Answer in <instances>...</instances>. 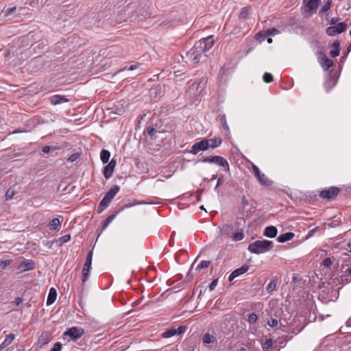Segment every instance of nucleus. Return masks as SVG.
<instances>
[{
	"mask_svg": "<svg viewBox=\"0 0 351 351\" xmlns=\"http://www.w3.org/2000/svg\"><path fill=\"white\" fill-rule=\"evenodd\" d=\"M273 247V242L267 240H257L248 246V250L254 254H263Z\"/></svg>",
	"mask_w": 351,
	"mask_h": 351,
	"instance_id": "1",
	"label": "nucleus"
},
{
	"mask_svg": "<svg viewBox=\"0 0 351 351\" xmlns=\"http://www.w3.org/2000/svg\"><path fill=\"white\" fill-rule=\"evenodd\" d=\"M120 187L119 186H114L112 188L110 189V191L105 195L104 198L101 199L97 210L99 213H101L106 208H107L111 202V200L114 197L116 194L119 191Z\"/></svg>",
	"mask_w": 351,
	"mask_h": 351,
	"instance_id": "2",
	"label": "nucleus"
},
{
	"mask_svg": "<svg viewBox=\"0 0 351 351\" xmlns=\"http://www.w3.org/2000/svg\"><path fill=\"white\" fill-rule=\"evenodd\" d=\"M202 162L204 163H214L219 167H223L226 171H228L230 169L228 161L219 156L204 158L202 160Z\"/></svg>",
	"mask_w": 351,
	"mask_h": 351,
	"instance_id": "3",
	"label": "nucleus"
},
{
	"mask_svg": "<svg viewBox=\"0 0 351 351\" xmlns=\"http://www.w3.org/2000/svg\"><path fill=\"white\" fill-rule=\"evenodd\" d=\"M347 27L348 24L346 22H340L337 25L328 27L326 29V34L329 36H335L344 32Z\"/></svg>",
	"mask_w": 351,
	"mask_h": 351,
	"instance_id": "4",
	"label": "nucleus"
},
{
	"mask_svg": "<svg viewBox=\"0 0 351 351\" xmlns=\"http://www.w3.org/2000/svg\"><path fill=\"white\" fill-rule=\"evenodd\" d=\"M214 44V38L213 36H208L204 40H200L195 43V49L201 50L202 53L208 51Z\"/></svg>",
	"mask_w": 351,
	"mask_h": 351,
	"instance_id": "5",
	"label": "nucleus"
},
{
	"mask_svg": "<svg viewBox=\"0 0 351 351\" xmlns=\"http://www.w3.org/2000/svg\"><path fill=\"white\" fill-rule=\"evenodd\" d=\"M252 169L255 177L261 184L264 186H270L272 184V182L264 173L261 172L256 165H252Z\"/></svg>",
	"mask_w": 351,
	"mask_h": 351,
	"instance_id": "6",
	"label": "nucleus"
},
{
	"mask_svg": "<svg viewBox=\"0 0 351 351\" xmlns=\"http://www.w3.org/2000/svg\"><path fill=\"white\" fill-rule=\"evenodd\" d=\"M202 51L198 49H195V44L193 47L186 53V58L192 63L199 62L202 54Z\"/></svg>",
	"mask_w": 351,
	"mask_h": 351,
	"instance_id": "7",
	"label": "nucleus"
},
{
	"mask_svg": "<svg viewBox=\"0 0 351 351\" xmlns=\"http://www.w3.org/2000/svg\"><path fill=\"white\" fill-rule=\"evenodd\" d=\"M209 149V145H208V142L206 138L202 139L199 142H197L193 144L191 147V153L193 154H197L200 151H205Z\"/></svg>",
	"mask_w": 351,
	"mask_h": 351,
	"instance_id": "8",
	"label": "nucleus"
},
{
	"mask_svg": "<svg viewBox=\"0 0 351 351\" xmlns=\"http://www.w3.org/2000/svg\"><path fill=\"white\" fill-rule=\"evenodd\" d=\"M92 258H93V252L90 251L87 255L86 261L85 264L84 265V267L82 269V281L84 282L88 276V273L90 269L91 263H92Z\"/></svg>",
	"mask_w": 351,
	"mask_h": 351,
	"instance_id": "9",
	"label": "nucleus"
},
{
	"mask_svg": "<svg viewBox=\"0 0 351 351\" xmlns=\"http://www.w3.org/2000/svg\"><path fill=\"white\" fill-rule=\"evenodd\" d=\"M84 332L82 328L72 327L64 332V335L69 336L72 339H77L82 336Z\"/></svg>",
	"mask_w": 351,
	"mask_h": 351,
	"instance_id": "10",
	"label": "nucleus"
},
{
	"mask_svg": "<svg viewBox=\"0 0 351 351\" xmlns=\"http://www.w3.org/2000/svg\"><path fill=\"white\" fill-rule=\"evenodd\" d=\"M304 3L305 4L306 12L312 14L317 10L320 3V0H304Z\"/></svg>",
	"mask_w": 351,
	"mask_h": 351,
	"instance_id": "11",
	"label": "nucleus"
},
{
	"mask_svg": "<svg viewBox=\"0 0 351 351\" xmlns=\"http://www.w3.org/2000/svg\"><path fill=\"white\" fill-rule=\"evenodd\" d=\"M339 192L337 187H331L327 190H324L320 193V197L324 199H330L336 196Z\"/></svg>",
	"mask_w": 351,
	"mask_h": 351,
	"instance_id": "12",
	"label": "nucleus"
},
{
	"mask_svg": "<svg viewBox=\"0 0 351 351\" xmlns=\"http://www.w3.org/2000/svg\"><path fill=\"white\" fill-rule=\"evenodd\" d=\"M116 164V160L112 158L110 162L104 167V176L105 178L108 179L112 176Z\"/></svg>",
	"mask_w": 351,
	"mask_h": 351,
	"instance_id": "13",
	"label": "nucleus"
},
{
	"mask_svg": "<svg viewBox=\"0 0 351 351\" xmlns=\"http://www.w3.org/2000/svg\"><path fill=\"white\" fill-rule=\"evenodd\" d=\"M249 269V267L247 265H243L241 267L233 271L228 277L229 281H232L235 278L239 276L245 274Z\"/></svg>",
	"mask_w": 351,
	"mask_h": 351,
	"instance_id": "14",
	"label": "nucleus"
},
{
	"mask_svg": "<svg viewBox=\"0 0 351 351\" xmlns=\"http://www.w3.org/2000/svg\"><path fill=\"white\" fill-rule=\"evenodd\" d=\"M35 267V263L33 261H23L19 265V269L21 271H29Z\"/></svg>",
	"mask_w": 351,
	"mask_h": 351,
	"instance_id": "15",
	"label": "nucleus"
},
{
	"mask_svg": "<svg viewBox=\"0 0 351 351\" xmlns=\"http://www.w3.org/2000/svg\"><path fill=\"white\" fill-rule=\"evenodd\" d=\"M277 232L278 230L275 226H267L265 228L264 235L267 237L274 238L276 236Z\"/></svg>",
	"mask_w": 351,
	"mask_h": 351,
	"instance_id": "16",
	"label": "nucleus"
},
{
	"mask_svg": "<svg viewBox=\"0 0 351 351\" xmlns=\"http://www.w3.org/2000/svg\"><path fill=\"white\" fill-rule=\"evenodd\" d=\"M50 102L53 105H58L64 102H67L69 100L60 95H53L50 97Z\"/></svg>",
	"mask_w": 351,
	"mask_h": 351,
	"instance_id": "17",
	"label": "nucleus"
},
{
	"mask_svg": "<svg viewBox=\"0 0 351 351\" xmlns=\"http://www.w3.org/2000/svg\"><path fill=\"white\" fill-rule=\"evenodd\" d=\"M293 237H294V234L293 232H286L285 234H280L277 238V241L280 243H284V242L291 240Z\"/></svg>",
	"mask_w": 351,
	"mask_h": 351,
	"instance_id": "18",
	"label": "nucleus"
},
{
	"mask_svg": "<svg viewBox=\"0 0 351 351\" xmlns=\"http://www.w3.org/2000/svg\"><path fill=\"white\" fill-rule=\"evenodd\" d=\"M57 293L54 288L49 289V295L47 300V304L50 305L53 304L56 300Z\"/></svg>",
	"mask_w": 351,
	"mask_h": 351,
	"instance_id": "19",
	"label": "nucleus"
},
{
	"mask_svg": "<svg viewBox=\"0 0 351 351\" xmlns=\"http://www.w3.org/2000/svg\"><path fill=\"white\" fill-rule=\"evenodd\" d=\"M15 335L14 334H10L6 335L4 341L0 344V349L5 348L8 346L14 341Z\"/></svg>",
	"mask_w": 351,
	"mask_h": 351,
	"instance_id": "20",
	"label": "nucleus"
},
{
	"mask_svg": "<svg viewBox=\"0 0 351 351\" xmlns=\"http://www.w3.org/2000/svg\"><path fill=\"white\" fill-rule=\"evenodd\" d=\"M208 145H209V148H216L219 147L221 144V138H215L207 139Z\"/></svg>",
	"mask_w": 351,
	"mask_h": 351,
	"instance_id": "21",
	"label": "nucleus"
},
{
	"mask_svg": "<svg viewBox=\"0 0 351 351\" xmlns=\"http://www.w3.org/2000/svg\"><path fill=\"white\" fill-rule=\"evenodd\" d=\"M202 341L204 344H210L216 342V338L213 335L206 332L202 338Z\"/></svg>",
	"mask_w": 351,
	"mask_h": 351,
	"instance_id": "22",
	"label": "nucleus"
},
{
	"mask_svg": "<svg viewBox=\"0 0 351 351\" xmlns=\"http://www.w3.org/2000/svg\"><path fill=\"white\" fill-rule=\"evenodd\" d=\"M110 157V152L106 149H102L100 153V159L103 163L108 162Z\"/></svg>",
	"mask_w": 351,
	"mask_h": 351,
	"instance_id": "23",
	"label": "nucleus"
},
{
	"mask_svg": "<svg viewBox=\"0 0 351 351\" xmlns=\"http://www.w3.org/2000/svg\"><path fill=\"white\" fill-rule=\"evenodd\" d=\"M70 239H71L70 234H65L63 237H61L58 238L56 241V243L57 245L61 246L64 243L68 242Z\"/></svg>",
	"mask_w": 351,
	"mask_h": 351,
	"instance_id": "24",
	"label": "nucleus"
},
{
	"mask_svg": "<svg viewBox=\"0 0 351 351\" xmlns=\"http://www.w3.org/2000/svg\"><path fill=\"white\" fill-rule=\"evenodd\" d=\"M320 64L324 70H327L333 65V62L327 58L324 62L320 60Z\"/></svg>",
	"mask_w": 351,
	"mask_h": 351,
	"instance_id": "25",
	"label": "nucleus"
},
{
	"mask_svg": "<svg viewBox=\"0 0 351 351\" xmlns=\"http://www.w3.org/2000/svg\"><path fill=\"white\" fill-rule=\"evenodd\" d=\"M177 335V330L176 328H171L165 331L162 336L164 338H169Z\"/></svg>",
	"mask_w": 351,
	"mask_h": 351,
	"instance_id": "26",
	"label": "nucleus"
},
{
	"mask_svg": "<svg viewBox=\"0 0 351 351\" xmlns=\"http://www.w3.org/2000/svg\"><path fill=\"white\" fill-rule=\"evenodd\" d=\"M60 226V221L58 218L53 219L49 223L50 228L52 230L58 229Z\"/></svg>",
	"mask_w": 351,
	"mask_h": 351,
	"instance_id": "27",
	"label": "nucleus"
},
{
	"mask_svg": "<svg viewBox=\"0 0 351 351\" xmlns=\"http://www.w3.org/2000/svg\"><path fill=\"white\" fill-rule=\"evenodd\" d=\"M278 285V280H271L267 286L266 287V289L268 292H272L274 291L276 288V286Z\"/></svg>",
	"mask_w": 351,
	"mask_h": 351,
	"instance_id": "28",
	"label": "nucleus"
},
{
	"mask_svg": "<svg viewBox=\"0 0 351 351\" xmlns=\"http://www.w3.org/2000/svg\"><path fill=\"white\" fill-rule=\"evenodd\" d=\"M250 8L247 7L243 8L241 10L239 18L245 19L250 14Z\"/></svg>",
	"mask_w": 351,
	"mask_h": 351,
	"instance_id": "29",
	"label": "nucleus"
},
{
	"mask_svg": "<svg viewBox=\"0 0 351 351\" xmlns=\"http://www.w3.org/2000/svg\"><path fill=\"white\" fill-rule=\"evenodd\" d=\"M269 36H266V31L263 33L259 32L256 35V40L259 43L263 42Z\"/></svg>",
	"mask_w": 351,
	"mask_h": 351,
	"instance_id": "30",
	"label": "nucleus"
},
{
	"mask_svg": "<svg viewBox=\"0 0 351 351\" xmlns=\"http://www.w3.org/2000/svg\"><path fill=\"white\" fill-rule=\"evenodd\" d=\"M244 238L243 232H238L233 234L232 240L234 241H241Z\"/></svg>",
	"mask_w": 351,
	"mask_h": 351,
	"instance_id": "31",
	"label": "nucleus"
},
{
	"mask_svg": "<svg viewBox=\"0 0 351 351\" xmlns=\"http://www.w3.org/2000/svg\"><path fill=\"white\" fill-rule=\"evenodd\" d=\"M210 264V261H202L197 266L196 269L200 270L203 268H207Z\"/></svg>",
	"mask_w": 351,
	"mask_h": 351,
	"instance_id": "32",
	"label": "nucleus"
},
{
	"mask_svg": "<svg viewBox=\"0 0 351 351\" xmlns=\"http://www.w3.org/2000/svg\"><path fill=\"white\" fill-rule=\"evenodd\" d=\"M115 217H116V215H112L108 216L104 222L103 228H106L112 221V220L115 218Z\"/></svg>",
	"mask_w": 351,
	"mask_h": 351,
	"instance_id": "33",
	"label": "nucleus"
},
{
	"mask_svg": "<svg viewBox=\"0 0 351 351\" xmlns=\"http://www.w3.org/2000/svg\"><path fill=\"white\" fill-rule=\"evenodd\" d=\"M263 80L266 83H270L273 81V76L271 73H265L264 75H263Z\"/></svg>",
	"mask_w": 351,
	"mask_h": 351,
	"instance_id": "34",
	"label": "nucleus"
},
{
	"mask_svg": "<svg viewBox=\"0 0 351 351\" xmlns=\"http://www.w3.org/2000/svg\"><path fill=\"white\" fill-rule=\"evenodd\" d=\"M346 272H348L350 275H351V267L348 268L346 270ZM341 280L342 282L346 281V283L351 282V278H349L348 276L346 275H342L341 276Z\"/></svg>",
	"mask_w": 351,
	"mask_h": 351,
	"instance_id": "35",
	"label": "nucleus"
},
{
	"mask_svg": "<svg viewBox=\"0 0 351 351\" xmlns=\"http://www.w3.org/2000/svg\"><path fill=\"white\" fill-rule=\"evenodd\" d=\"M331 4H332V1L331 0H328L325 4L324 5L322 8L321 9V12H327L331 7Z\"/></svg>",
	"mask_w": 351,
	"mask_h": 351,
	"instance_id": "36",
	"label": "nucleus"
},
{
	"mask_svg": "<svg viewBox=\"0 0 351 351\" xmlns=\"http://www.w3.org/2000/svg\"><path fill=\"white\" fill-rule=\"evenodd\" d=\"M279 33L280 31L275 28L268 29L266 30V36H274L276 34H278Z\"/></svg>",
	"mask_w": 351,
	"mask_h": 351,
	"instance_id": "37",
	"label": "nucleus"
},
{
	"mask_svg": "<svg viewBox=\"0 0 351 351\" xmlns=\"http://www.w3.org/2000/svg\"><path fill=\"white\" fill-rule=\"evenodd\" d=\"M15 193L14 191L11 189H9L7 191H6V193H5V199L8 200V199H10L12 198V197L14 195Z\"/></svg>",
	"mask_w": 351,
	"mask_h": 351,
	"instance_id": "38",
	"label": "nucleus"
},
{
	"mask_svg": "<svg viewBox=\"0 0 351 351\" xmlns=\"http://www.w3.org/2000/svg\"><path fill=\"white\" fill-rule=\"evenodd\" d=\"M278 320L274 318H271V319L268 320L267 324L272 328H274L278 326Z\"/></svg>",
	"mask_w": 351,
	"mask_h": 351,
	"instance_id": "39",
	"label": "nucleus"
},
{
	"mask_svg": "<svg viewBox=\"0 0 351 351\" xmlns=\"http://www.w3.org/2000/svg\"><path fill=\"white\" fill-rule=\"evenodd\" d=\"M257 320V315L256 313H251L249 317H248V322L250 323V324H253L254 322H256V321Z\"/></svg>",
	"mask_w": 351,
	"mask_h": 351,
	"instance_id": "40",
	"label": "nucleus"
},
{
	"mask_svg": "<svg viewBox=\"0 0 351 351\" xmlns=\"http://www.w3.org/2000/svg\"><path fill=\"white\" fill-rule=\"evenodd\" d=\"M332 261L330 258H326L325 259H324V261H322V264L324 266L326 267H328L329 266H330L332 264Z\"/></svg>",
	"mask_w": 351,
	"mask_h": 351,
	"instance_id": "41",
	"label": "nucleus"
},
{
	"mask_svg": "<svg viewBox=\"0 0 351 351\" xmlns=\"http://www.w3.org/2000/svg\"><path fill=\"white\" fill-rule=\"evenodd\" d=\"M62 348V344L59 342L56 343L50 351H60Z\"/></svg>",
	"mask_w": 351,
	"mask_h": 351,
	"instance_id": "42",
	"label": "nucleus"
},
{
	"mask_svg": "<svg viewBox=\"0 0 351 351\" xmlns=\"http://www.w3.org/2000/svg\"><path fill=\"white\" fill-rule=\"evenodd\" d=\"M11 263L10 260L1 261H0V268L4 269L7 266H8Z\"/></svg>",
	"mask_w": 351,
	"mask_h": 351,
	"instance_id": "43",
	"label": "nucleus"
},
{
	"mask_svg": "<svg viewBox=\"0 0 351 351\" xmlns=\"http://www.w3.org/2000/svg\"><path fill=\"white\" fill-rule=\"evenodd\" d=\"M317 57H318V60H319V62L320 63V60H322V62L324 61V60L326 58H327L326 56L324 54V52L322 51H318L317 52Z\"/></svg>",
	"mask_w": 351,
	"mask_h": 351,
	"instance_id": "44",
	"label": "nucleus"
},
{
	"mask_svg": "<svg viewBox=\"0 0 351 351\" xmlns=\"http://www.w3.org/2000/svg\"><path fill=\"white\" fill-rule=\"evenodd\" d=\"M272 344H273L272 339H269L265 342L263 347V348L267 349V348H269L270 347H271Z\"/></svg>",
	"mask_w": 351,
	"mask_h": 351,
	"instance_id": "45",
	"label": "nucleus"
},
{
	"mask_svg": "<svg viewBox=\"0 0 351 351\" xmlns=\"http://www.w3.org/2000/svg\"><path fill=\"white\" fill-rule=\"evenodd\" d=\"M339 18H337V17H334V18H332L330 19L329 21V23L330 25V26H332V25H337V23H339Z\"/></svg>",
	"mask_w": 351,
	"mask_h": 351,
	"instance_id": "46",
	"label": "nucleus"
},
{
	"mask_svg": "<svg viewBox=\"0 0 351 351\" xmlns=\"http://www.w3.org/2000/svg\"><path fill=\"white\" fill-rule=\"evenodd\" d=\"M330 55L332 58L337 57L339 55V49H335L334 50H331L330 51Z\"/></svg>",
	"mask_w": 351,
	"mask_h": 351,
	"instance_id": "47",
	"label": "nucleus"
},
{
	"mask_svg": "<svg viewBox=\"0 0 351 351\" xmlns=\"http://www.w3.org/2000/svg\"><path fill=\"white\" fill-rule=\"evenodd\" d=\"M51 149H53V147L47 145L43 147L42 151L45 154H48Z\"/></svg>",
	"mask_w": 351,
	"mask_h": 351,
	"instance_id": "48",
	"label": "nucleus"
},
{
	"mask_svg": "<svg viewBox=\"0 0 351 351\" xmlns=\"http://www.w3.org/2000/svg\"><path fill=\"white\" fill-rule=\"evenodd\" d=\"M77 158H78V154H73L69 157L68 160L70 162H74L77 159Z\"/></svg>",
	"mask_w": 351,
	"mask_h": 351,
	"instance_id": "49",
	"label": "nucleus"
},
{
	"mask_svg": "<svg viewBox=\"0 0 351 351\" xmlns=\"http://www.w3.org/2000/svg\"><path fill=\"white\" fill-rule=\"evenodd\" d=\"M176 330H177V335H180V334L183 333L185 331L186 327L184 326H180Z\"/></svg>",
	"mask_w": 351,
	"mask_h": 351,
	"instance_id": "50",
	"label": "nucleus"
},
{
	"mask_svg": "<svg viewBox=\"0 0 351 351\" xmlns=\"http://www.w3.org/2000/svg\"><path fill=\"white\" fill-rule=\"evenodd\" d=\"M217 280H214L209 285V289H210V291H213L214 290V289L215 288V287L217 286Z\"/></svg>",
	"mask_w": 351,
	"mask_h": 351,
	"instance_id": "51",
	"label": "nucleus"
},
{
	"mask_svg": "<svg viewBox=\"0 0 351 351\" xmlns=\"http://www.w3.org/2000/svg\"><path fill=\"white\" fill-rule=\"evenodd\" d=\"M23 302V300L21 298H17L14 300V301L13 302V303L16 305V306H19L20 305L21 303Z\"/></svg>",
	"mask_w": 351,
	"mask_h": 351,
	"instance_id": "52",
	"label": "nucleus"
},
{
	"mask_svg": "<svg viewBox=\"0 0 351 351\" xmlns=\"http://www.w3.org/2000/svg\"><path fill=\"white\" fill-rule=\"evenodd\" d=\"M332 47L336 49H339L340 47V43L339 40H335L332 43Z\"/></svg>",
	"mask_w": 351,
	"mask_h": 351,
	"instance_id": "53",
	"label": "nucleus"
},
{
	"mask_svg": "<svg viewBox=\"0 0 351 351\" xmlns=\"http://www.w3.org/2000/svg\"><path fill=\"white\" fill-rule=\"evenodd\" d=\"M16 7H13V8H8L6 10H5V13L6 14H10L12 13H13L15 10H16Z\"/></svg>",
	"mask_w": 351,
	"mask_h": 351,
	"instance_id": "54",
	"label": "nucleus"
},
{
	"mask_svg": "<svg viewBox=\"0 0 351 351\" xmlns=\"http://www.w3.org/2000/svg\"><path fill=\"white\" fill-rule=\"evenodd\" d=\"M157 90H161V88L160 86H156L153 88L151 89L150 90V93H151V95H153V93H156L157 92Z\"/></svg>",
	"mask_w": 351,
	"mask_h": 351,
	"instance_id": "55",
	"label": "nucleus"
},
{
	"mask_svg": "<svg viewBox=\"0 0 351 351\" xmlns=\"http://www.w3.org/2000/svg\"><path fill=\"white\" fill-rule=\"evenodd\" d=\"M149 135L153 136L156 132V130L153 128L148 129L147 130Z\"/></svg>",
	"mask_w": 351,
	"mask_h": 351,
	"instance_id": "56",
	"label": "nucleus"
},
{
	"mask_svg": "<svg viewBox=\"0 0 351 351\" xmlns=\"http://www.w3.org/2000/svg\"><path fill=\"white\" fill-rule=\"evenodd\" d=\"M316 228L312 229L310 230L306 236L307 238L311 237L315 232Z\"/></svg>",
	"mask_w": 351,
	"mask_h": 351,
	"instance_id": "57",
	"label": "nucleus"
},
{
	"mask_svg": "<svg viewBox=\"0 0 351 351\" xmlns=\"http://www.w3.org/2000/svg\"><path fill=\"white\" fill-rule=\"evenodd\" d=\"M136 68V65L133 64V65H131L130 66H129L128 68H127V66H125L123 69V70L128 69V70L132 71V70L135 69Z\"/></svg>",
	"mask_w": 351,
	"mask_h": 351,
	"instance_id": "58",
	"label": "nucleus"
},
{
	"mask_svg": "<svg viewBox=\"0 0 351 351\" xmlns=\"http://www.w3.org/2000/svg\"><path fill=\"white\" fill-rule=\"evenodd\" d=\"M221 184V179L219 178L218 180H217V185L215 188V189H217V188Z\"/></svg>",
	"mask_w": 351,
	"mask_h": 351,
	"instance_id": "59",
	"label": "nucleus"
},
{
	"mask_svg": "<svg viewBox=\"0 0 351 351\" xmlns=\"http://www.w3.org/2000/svg\"><path fill=\"white\" fill-rule=\"evenodd\" d=\"M346 324L348 326H351V317L348 319Z\"/></svg>",
	"mask_w": 351,
	"mask_h": 351,
	"instance_id": "60",
	"label": "nucleus"
},
{
	"mask_svg": "<svg viewBox=\"0 0 351 351\" xmlns=\"http://www.w3.org/2000/svg\"><path fill=\"white\" fill-rule=\"evenodd\" d=\"M348 53H350L351 51V43L348 47Z\"/></svg>",
	"mask_w": 351,
	"mask_h": 351,
	"instance_id": "61",
	"label": "nucleus"
},
{
	"mask_svg": "<svg viewBox=\"0 0 351 351\" xmlns=\"http://www.w3.org/2000/svg\"><path fill=\"white\" fill-rule=\"evenodd\" d=\"M349 53H348V51L346 52H345V54L344 56L342 57V58H346L347 56L348 55Z\"/></svg>",
	"mask_w": 351,
	"mask_h": 351,
	"instance_id": "62",
	"label": "nucleus"
},
{
	"mask_svg": "<svg viewBox=\"0 0 351 351\" xmlns=\"http://www.w3.org/2000/svg\"><path fill=\"white\" fill-rule=\"evenodd\" d=\"M349 53H348V51L346 52H345V54L344 56L342 57V58H346L347 56L348 55Z\"/></svg>",
	"mask_w": 351,
	"mask_h": 351,
	"instance_id": "63",
	"label": "nucleus"
},
{
	"mask_svg": "<svg viewBox=\"0 0 351 351\" xmlns=\"http://www.w3.org/2000/svg\"><path fill=\"white\" fill-rule=\"evenodd\" d=\"M267 42H268L269 43H272V39H271V38H267Z\"/></svg>",
	"mask_w": 351,
	"mask_h": 351,
	"instance_id": "64",
	"label": "nucleus"
}]
</instances>
